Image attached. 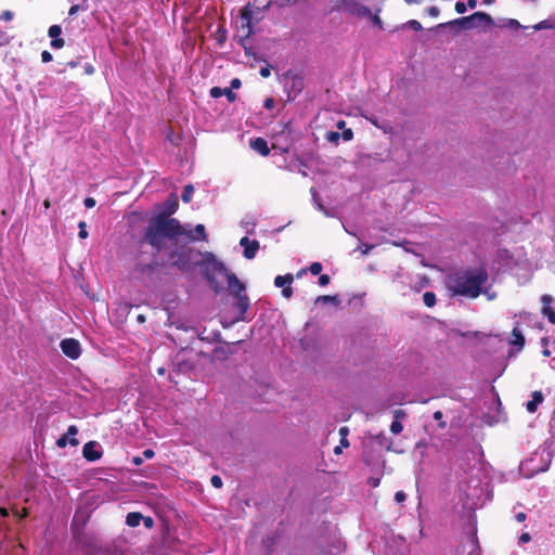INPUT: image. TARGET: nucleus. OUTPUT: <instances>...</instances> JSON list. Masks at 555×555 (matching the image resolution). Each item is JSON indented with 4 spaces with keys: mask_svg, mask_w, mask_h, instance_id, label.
<instances>
[{
    "mask_svg": "<svg viewBox=\"0 0 555 555\" xmlns=\"http://www.w3.org/2000/svg\"><path fill=\"white\" fill-rule=\"evenodd\" d=\"M179 207L178 197L171 194L165 202V210L157 214L145 229L143 241L152 246L157 253L164 249L165 238L170 241L186 234V230L176 218H170Z\"/></svg>",
    "mask_w": 555,
    "mask_h": 555,
    "instance_id": "obj_1",
    "label": "nucleus"
},
{
    "mask_svg": "<svg viewBox=\"0 0 555 555\" xmlns=\"http://www.w3.org/2000/svg\"><path fill=\"white\" fill-rule=\"evenodd\" d=\"M488 279V272L483 268L460 270L449 275L447 287L452 296L475 299L483 292Z\"/></svg>",
    "mask_w": 555,
    "mask_h": 555,
    "instance_id": "obj_2",
    "label": "nucleus"
},
{
    "mask_svg": "<svg viewBox=\"0 0 555 555\" xmlns=\"http://www.w3.org/2000/svg\"><path fill=\"white\" fill-rule=\"evenodd\" d=\"M206 257L207 260L205 262V267L203 270L204 276L209 283L210 287L216 293H219L221 291V286L215 276V274L217 273L223 274L227 278L228 287L234 295H240L241 293H244V283H242L234 273L229 272L223 262L216 260L211 253H207Z\"/></svg>",
    "mask_w": 555,
    "mask_h": 555,
    "instance_id": "obj_3",
    "label": "nucleus"
},
{
    "mask_svg": "<svg viewBox=\"0 0 555 555\" xmlns=\"http://www.w3.org/2000/svg\"><path fill=\"white\" fill-rule=\"evenodd\" d=\"M202 256L203 254L199 250L185 245H176L169 251L170 264L183 273L191 272L196 267L202 266Z\"/></svg>",
    "mask_w": 555,
    "mask_h": 555,
    "instance_id": "obj_4",
    "label": "nucleus"
},
{
    "mask_svg": "<svg viewBox=\"0 0 555 555\" xmlns=\"http://www.w3.org/2000/svg\"><path fill=\"white\" fill-rule=\"evenodd\" d=\"M454 24H462V28L465 30L475 28H486L494 25L492 16L486 12L478 11L468 16L455 18Z\"/></svg>",
    "mask_w": 555,
    "mask_h": 555,
    "instance_id": "obj_5",
    "label": "nucleus"
},
{
    "mask_svg": "<svg viewBox=\"0 0 555 555\" xmlns=\"http://www.w3.org/2000/svg\"><path fill=\"white\" fill-rule=\"evenodd\" d=\"M337 8L358 18H365L371 15V9L360 0H339Z\"/></svg>",
    "mask_w": 555,
    "mask_h": 555,
    "instance_id": "obj_6",
    "label": "nucleus"
},
{
    "mask_svg": "<svg viewBox=\"0 0 555 555\" xmlns=\"http://www.w3.org/2000/svg\"><path fill=\"white\" fill-rule=\"evenodd\" d=\"M62 352L72 360L79 358L81 353L80 344L75 338H65L60 344Z\"/></svg>",
    "mask_w": 555,
    "mask_h": 555,
    "instance_id": "obj_7",
    "label": "nucleus"
},
{
    "mask_svg": "<svg viewBox=\"0 0 555 555\" xmlns=\"http://www.w3.org/2000/svg\"><path fill=\"white\" fill-rule=\"evenodd\" d=\"M294 281V276L291 273H287L285 275H278L274 279V285L276 287H282V295L283 297L289 299L293 296V287L292 283Z\"/></svg>",
    "mask_w": 555,
    "mask_h": 555,
    "instance_id": "obj_8",
    "label": "nucleus"
},
{
    "mask_svg": "<svg viewBox=\"0 0 555 555\" xmlns=\"http://www.w3.org/2000/svg\"><path fill=\"white\" fill-rule=\"evenodd\" d=\"M240 245L244 247V257L249 260L255 258L260 247L259 242L257 240H249L247 236L241 238Z\"/></svg>",
    "mask_w": 555,
    "mask_h": 555,
    "instance_id": "obj_9",
    "label": "nucleus"
},
{
    "mask_svg": "<svg viewBox=\"0 0 555 555\" xmlns=\"http://www.w3.org/2000/svg\"><path fill=\"white\" fill-rule=\"evenodd\" d=\"M98 443L95 441L87 442L82 448V455L89 462L98 461L102 457L103 453L96 450Z\"/></svg>",
    "mask_w": 555,
    "mask_h": 555,
    "instance_id": "obj_10",
    "label": "nucleus"
},
{
    "mask_svg": "<svg viewBox=\"0 0 555 555\" xmlns=\"http://www.w3.org/2000/svg\"><path fill=\"white\" fill-rule=\"evenodd\" d=\"M541 302L542 314L548 319L550 323L555 324V310L551 307V304L553 302V297L548 294L542 295Z\"/></svg>",
    "mask_w": 555,
    "mask_h": 555,
    "instance_id": "obj_11",
    "label": "nucleus"
},
{
    "mask_svg": "<svg viewBox=\"0 0 555 555\" xmlns=\"http://www.w3.org/2000/svg\"><path fill=\"white\" fill-rule=\"evenodd\" d=\"M236 298H237V301L235 304V307L238 309L240 311V317L237 318V320H245V317L244 314L247 312L248 308H249V299L247 297V295H245L244 293H241L240 295H235Z\"/></svg>",
    "mask_w": 555,
    "mask_h": 555,
    "instance_id": "obj_12",
    "label": "nucleus"
},
{
    "mask_svg": "<svg viewBox=\"0 0 555 555\" xmlns=\"http://www.w3.org/2000/svg\"><path fill=\"white\" fill-rule=\"evenodd\" d=\"M192 241H207V233L204 224H196L194 231H186L184 234Z\"/></svg>",
    "mask_w": 555,
    "mask_h": 555,
    "instance_id": "obj_13",
    "label": "nucleus"
},
{
    "mask_svg": "<svg viewBox=\"0 0 555 555\" xmlns=\"http://www.w3.org/2000/svg\"><path fill=\"white\" fill-rule=\"evenodd\" d=\"M544 400L543 393L540 390H535L531 395V400L526 403V409L529 413H534L538 405Z\"/></svg>",
    "mask_w": 555,
    "mask_h": 555,
    "instance_id": "obj_14",
    "label": "nucleus"
},
{
    "mask_svg": "<svg viewBox=\"0 0 555 555\" xmlns=\"http://www.w3.org/2000/svg\"><path fill=\"white\" fill-rule=\"evenodd\" d=\"M250 146L262 156H268L270 154V149L263 138H256L250 142Z\"/></svg>",
    "mask_w": 555,
    "mask_h": 555,
    "instance_id": "obj_15",
    "label": "nucleus"
},
{
    "mask_svg": "<svg viewBox=\"0 0 555 555\" xmlns=\"http://www.w3.org/2000/svg\"><path fill=\"white\" fill-rule=\"evenodd\" d=\"M513 339L511 340V345L518 347V349H522L525 346V336L518 326H515L512 331Z\"/></svg>",
    "mask_w": 555,
    "mask_h": 555,
    "instance_id": "obj_16",
    "label": "nucleus"
},
{
    "mask_svg": "<svg viewBox=\"0 0 555 555\" xmlns=\"http://www.w3.org/2000/svg\"><path fill=\"white\" fill-rule=\"evenodd\" d=\"M142 519H143V516L141 513L131 512V513H128V515L126 516V524L129 527H138Z\"/></svg>",
    "mask_w": 555,
    "mask_h": 555,
    "instance_id": "obj_17",
    "label": "nucleus"
},
{
    "mask_svg": "<svg viewBox=\"0 0 555 555\" xmlns=\"http://www.w3.org/2000/svg\"><path fill=\"white\" fill-rule=\"evenodd\" d=\"M67 444H70L73 447H77L79 444V440L77 438H67V435L61 436L56 440V446L59 448H65Z\"/></svg>",
    "mask_w": 555,
    "mask_h": 555,
    "instance_id": "obj_18",
    "label": "nucleus"
},
{
    "mask_svg": "<svg viewBox=\"0 0 555 555\" xmlns=\"http://www.w3.org/2000/svg\"><path fill=\"white\" fill-rule=\"evenodd\" d=\"M380 8H377L375 12L371 10V15L366 16L365 18L370 20L375 26H377L379 29H383L384 24L383 21L379 17Z\"/></svg>",
    "mask_w": 555,
    "mask_h": 555,
    "instance_id": "obj_19",
    "label": "nucleus"
},
{
    "mask_svg": "<svg viewBox=\"0 0 555 555\" xmlns=\"http://www.w3.org/2000/svg\"><path fill=\"white\" fill-rule=\"evenodd\" d=\"M193 193H194L193 185L192 184H186L183 188V191H182V194H181V199L184 203H190L192 201Z\"/></svg>",
    "mask_w": 555,
    "mask_h": 555,
    "instance_id": "obj_20",
    "label": "nucleus"
},
{
    "mask_svg": "<svg viewBox=\"0 0 555 555\" xmlns=\"http://www.w3.org/2000/svg\"><path fill=\"white\" fill-rule=\"evenodd\" d=\"M436 294L433 292H425L423 295L424 305L428 308H431L436 305Z\"/></svg>",
    "mask_w": 555,
    "mask_h": 555,
    "instance_id": "obj_21",
    "label": "nucleus"
},
{
    "mask_svg": "<svg viewBox=\"0 0 555 555\" xmlns=\"http://www.w3.org/2000/svg\"><path fill=\"white\" fill-rule=\"evenodd\" d=\"M348 434H349L348 427L344 426V427L339 428L340 444L344 448H348L349 447V441H348V438H347Z\"/></svg>",
    "mask_w": 555,
    "mask_h": 555,
    "instance_id": "obj_22",
    "label": "nucleus"
},
{
    "mask_svg": "<svg viewBox=\"0 0 555 555\" xmlns=\"http://www.w3.org/2000/svg\"><path fill=\"white\" fill-rule=\"evenodd\" d=\"M455 20L453 21H450V22H446V23H441L439 25H437V28H451L455 31H460L462 28V24H454Z\"/></svg>",
    "mask_w": 555,
    "mask_h": 555,
    "instance_id": "obj_23",
    "label": "nucleus"
},
{
    "mask_svg": "<svg viewBox=\"0 0 555 555\" xmlns=\"http://www.w3.org/2000/svg\"><path fill=\"white\" fill-rule=\"evenodd\" d=\"M214 358L217 360H225L228 358V351L223 347L216 348L214 350Z\"/></svg>",
    "mask_w": 555,
    "mask_h": 555,
    "instance_id": "obj_24",
    "label": "nucleus"
},
{
    "mask_svg": "<svg viewBox=\"0 0 555 555\" xmlns=\"http://www.w3.org/2000/svg\"><path fill=\"white\" fill-rule=\"evenodd\" d=\"M403 27H409V28H411V29H413V30H415V31H421V30L423 29L422 24H421L418 21H416V20H410V21H408V22L403 25Z\"/></svg>",
    "mask_w": 555,
    "mask_h": 555,
    "instance_id": "obj_25",
    "label": "nucleus"
},
{
    "mask_svg": "<svg viewBox=\"0 0 555 555\" xmlns=\"http://www.w3.org/2000/svg\"><path fill=\"white\" fill-rule=\"evenodd\" d=\"M62 34V28L60 25H52L50 26V28L48 29V35L49 37L51 38H56V37H60V35Z\"/></svg>",
    "mask_w": 555,
    "mask_h": 555,
    "instance_id": "obj_26",
    "label": "nucleus"
},
{
    "mask_svg": "<svg viewBox=\"0 0 555 555\" xmlns=\"http://www.w3.org/2000/svg\"><path fill=\"white\" fill-rule=\"evenodd\" d=\"M433 416L436 421L439 422V428L444 429L447 427V423L443 421V413L440 410L434 412Z\"/></svg>",
    "mask_w": 555,
    "mask_h": 555,
    "instance_id": "obj_27",
    "label": "nucleus"
},
{
    "mask_svg": "<svg viewBox=\"0 0 555 555\" xmlns=\"http://www.w3.org/2000/svg\"><path fill=\"white\" fill-rule=\"evenodd\" d=\"M403 430V425L401 424L400 421H393L390 425V431L393 434V435H399L401 434V431Z\"/></svg>",
    "mask_w": 555,
    "mask_h": 555,
    "instance_id": "obj_28",
    "label": "nucleus"
},
{
    "mask_svg": "<svg viewBox=\"0 0 555 555\" xmlns=\"http://www.w3.org/2000/svg\"><path fill=\"white\" fill-rule=\"evenodd\" d=\"M317 302H323V304L335 302L336 304V302H338V299L336 296L322 295L317 298Z\"/></svg>",
    "mask_w": 555,
    "mask_h": 555,
    "instance_id": "obj_29",
    "label": "nucleus"
},
{
    "mask_svg": "<svg viewBox=\"0 0 555 555\" xmlns=\"http://www.w3.org/2000/svg\"><path fill=\"white\" fill-rule=\"evenodd\" d=\"M323 267H322V263L321 262H312L310 266H309V271L311 274L313 275H318L321 273Z\"/></svg>",
    "mask_w": 555,
    "mask_h": 555,
    "instance_id": "obj_30",
    "label": "nucleus"
},
{
    "mask_svg": "<svg viewBox=\"0 0 555 555\" xmlns=\"http://www.w3.org/2000/svg\"><path fill=\"white\" fill-rule=\"evenodd\" d=\"M241 17L246 21V24L247 26L249 27L250 25V21H251V12L250 10L248 9V5H246L242 12H241Z\"/></svg>",
    "mask_w": 555,
    "mask_h": 555,
    "instance_id": "obj_31",
    "label": "nucleus"
},
{
    "mask_svg": "<svg viewBox=\"0 0 555 555\" xmlns=\"http://www.w3.org/2000/svg\"><path fill=\"white\" fill-rule=\"evenodd\" d=\"M554 27L555 26L551 23V21L544 20V21L540 22L539 24H537L534 26V29L541 30V29H550V28H554Z\"/></svg>",
    "mask_w": 555,
    "mask_h": 555,
    "instance_id": "obj_32",
    "label": "nucleus"
},
{
    "mask_svg": "<svg viewBox=\"0 0 555 555\" xmlns=\"http://www.w3.org/2000/svg\"><path fill=\"white\" fill-rule=\"evenodd\" d=\"M223 95L227 98V100L232 103L236 100L237 95L235 92L232 91L231 88H224L223 89Z\"/></svg>",
    "mask_w": 555,
    "mask_h": 555,
    "instance_id": "obj_33",
    "label": "nucleus"
},
{
    "mask_svg": "<svg viewBox=\"0 0 555 555\" xmlns=\"http://www.w3.org/2000/svg\"><path fill=\"white\" fill-rule=\"evenodd\" d=\"M50 46L53 49H62L65 46V41H64V39H62L60 37L52 38Z\"/></svg>",
    "mask_w": 555,
    "mask_h": 555,
    "instance_id": "obj_34",
    "label": "nucleus"
},
{
    "mask_svg": "<svg viewBox=\"0 0 555 555\" xmlns=\"http://www.w3.org/2000/svg\"><path fill=\"white\" fill-rule=\"evenodd\" d=\"M87 224L85 221H80L78 223V228H79V233H78V236L82 240L87 238L88 237V231L86 229Z\"/></svg>",
    "mask_w": 555,
    "mask_h": 555,
    "instance_id": "obj_35",
    "label": "nucleus"
},
{
    "mask_svg": "<svg viewBox=\"0 0 555 555\" xmlns=\"http://www.w3.org/2000/svg\"><path fill=\"white\" fill-rule=\"evenodd\" d=\"M11 37L2 29H0V47L9 44Z\"/></svg>",
    "mask_w": 555,
    "mask_h": 555,
    "instance_id": "obj_36",
    "label": "nucleus"
},
{
    "mask_svg": "<svg viewBox=\"0 0 555 555\" xmlns=\"http://www.w3.org/2000/svg\"><path fill=\"white\" fill-rule=\"evenodd\" d=\"M209 94L214 99H218L223 95V89L220 87H212L209 91Z\"/></svg>",
    "mask_w": 555,
    "mask_h": 555,
    "instance_id": "obj_37",
    "label": "nucleus"
},
{
    "mask_svg": "<svg viewBox=\"0 0 555 555\" xmlns=\"http://www.w3.org/2000/svg\"><path fill=\"white\" fill-rule=\"evenodd\" d=\"M454 9H455L456 13L464 14L467 10V5H466V3L462 2V1H457L454 5Z\"/></svg>",
    "mask_w": 555,
    "mask_h": 555,
    "instance_id": "obj_38",
    "label": "nucleus"
},
{
    "mask_svg": "<svg viewBox=\"0 0 555 555\" xmlns=\"http://www.w3.org/2000/svg\"><path fill=\"white\" fill-rule=\"evenodd\" d=\"M13 17H14V14H13V12H12V11H10V10H5V11H3V12L1 13V15H0V20H1V21H4V22H10V21H12V20H13Z\"/></svg>",
    "mask_w": 555,
    "mask_h": 555,
    "instance_id": "obj_39",
    "label": "nucleus"
},
{
    "mask_svg": "<svg viewBox=\"0 0 555 555\" xmlns=\"http://www.w3.org/2000/svg\"><path fill=\"white\" fill-rule=\"evenodd\" d=\"M78 434V427L76 425H70L67 428V431L65 435H67V438H76L75 436Z\"/></svg>",
    "mask_w": 555,
    "mask_h": 555,
    "instance_id": "obj_40",
    "label": "nucleus"
},
{
    "mask_svg": "<svg viewBox=\"0 0 555 555\" xmlns=\"http://www.w3.org/2000/svg\"><path fill=\"white\" fill-rule=\"evenodd\" d=\"M210 482L211 485L215 487V488H221L222 487V479L220 476L218 475H214L210 479Z\"/></svg>",
    "mask_w": 555,
    "mask_h": 555,
    "instance_id": "obj_41",
    "label": "nucleus"
},
{
    "mask_svg": "<svg viewBox=\"0 0 555 555\" xmlns=\"http://www.w3.org/2000/svg\"><path fill=\"white\" fill-rule=\"evenodd\" d=\"M340 133L339 132H335V131H330L327 133V140L331 141V142H335L337 143L339 138H340Z\"/></svg>",
    "mask_w": 555,
    "mask_h": 555,
    "instance_id": "obj_42",
    "label": "nucleus"
},
{
    "mask_svg": "<svg viewBox=\"0 0 555 555\" xmlns=\"http://www.w3.org/2000/svg\"><path fill=\"white\" fill-rule=\"evenodd\" d=\"M330 281H331L330 275L321 274L319 276L318 283H319L320 286H326L330 283Z\"/></svg>",
    "mask_w": 555,
    "mask_h": 555,
    "instance_id": "obj_43",
    "label": "nucleus"
},
{
    "mask_svg": "<svg viewBox=\"0 0 555 555\" xmlns=\"http://www.w3.org/2000/svg\"><path fill=\"white\" fill-rule=\"evenodd\" d=\"M426 11L431 17H437L440 14V10L437 7H428Z\"/></svg>",
    "mask_w": 555,
    "mask_h": 555,
    "instance_id": "obj_44",
    "label": "nucleus"
},
{
    "mask_svg": "<svg viewBox=\"0 0 555 555\" xmlns=\"http://www.w3.org/2000/svg\"><path fill=\"white\" fill-rule=\"evenodd\" d=\"M52 54L48 50L41 52V61L43 63H49L52 61Z\"/></svg>",
    "mask_w": 555,
    "mask_h": 555,
    "instance_id": "obj_45",
    "label": "nucleus"
},
{
    "mask_svg": "<svg viewBox=\"0 0 555 555\" xmlns=\"http://www.w3.org/2000/svg\"><path fill=\"white\" fill-rule=\"evenodd\" d=\"M395 421H400L406 416L404 410L398 409L393 412Z\"/></svg>",
    "mask_w": 555,
    "mask_h": 555,
    "instance_id": "obj_46",
    "label": "nucleus"
},
{
    "mask_svg": "<svg viewBox=\"0 0 555 555\" xmlns=\"http://www.w3.org/2000/svg\"><path fill=\"white\" fill-rule=\"evenodd\" d=\"M263 106L267 109H272L275 106V100L273 98H267L264 100Z\"/></svg>",
    "mask_w": 555,
    "mask_h": 555,
    "instance_id": "obj_47",
    "label": "nucleus"
},
{
    "mask_svg": "<svg viewBox=\"0 0 555 555\" xmlns=\"http://www.w3.org/2000/svg\"><path fill=\"white\" fill-rule=\"evenodd\" d=\"M406 499V494L403 491H397L395 494V500L398 503H403Z\"/></svg>",
    "mask_w": 555,
    "mask_h": 555,
    "instance_id": "obj_48",
    "label": "nucleus"
},
{
    "mask_svg": "<svg viewBox=\"0 0 555 555\" xmlns=\"http://www.w3.org/2000/svg\"><path fill=\"white\" fill-rule=\"evenodd\" d=\"M340 135L345 141H350L353 138V131L351 129H346Z\"/></svg>",
    "mask_w": 555,
    "mask_h": 555,
    "instance_id": "obj_49",
    "label": "nucleus"
},
{
    "mask_svg": "<svg viewBox=\"0 0 555 555\" xmlns=\"http://www.w3.org/2000/svg\"><path fill=\"white\" fill-rule=\"evenodd\" d=\"M259 74L262 78H268L271 75V69L269 66L261 67Z\"/></svg>",
    "mask_w": 555,
    "mask_h": 555,
    "instance_id": "obj_50",
    "label": "nucleus"
},
{
    "mask_svg": "<svg viewBox=\"0 0 555 555\" xmlns=\"http://www.w3.org/2000/svg\"><path fill=\"white\" fill-rule=\"evenodd\" d=\"M83 203H85V206H86L87 208H93V207L95 206V204H96V202H95V199H94L93 197H87V198H85V202H83Z\"/></svg>",
    "mask_w": 555,
    "mask_h": 555,
    "instance_id": "obj_51",
    "label": "nucleus"
},
{
    "mask_svg": "<svg viewBox=\"0 0 555 555\" xmlns=\"http://www.w3.org/2000/svg\"><path fill=\"white\" fill-rule=\"evenodd\" d=\"M530 540H531V535H530V533H528V532H524V533H521V535L519 537V542H520V543H528Z\"/></svg>",
    "mask_w": 555,
    "mask_h": 555,
    "instance_id": "obj_52",
    "label": "nucleus"
},
{
    "mask_svg": "<svg viewBox=\"0 0 555 555\" xmlns=\"http://www.w3.org/2000/svg\"><path fill=\"white\" fill-rule=\"evenodd\" d=\"M379 482H380L379 478H373V477H371V478H369V479H367V483H369L372 488H376V487H378V486H379Z\"/></svg>",
    "mask_w": 555,
    "mask_h": 555,
    "instance_id": "obj_53",
    "label": "nucleus"
},
{
    "mask_svg": "<svg viewBox=\"0 0 555 555\" xmlns=\"http://www.w3.org/2000/svg\"><path fill=\"white\" fill-rule=\"evenodd\" d=\"M230 85H231V87H230L231 89H238L241 87L242 82L238 78H234L231 80Z\"/></svg>",
    "mask_w": 555,
    "mask_h": 555,
    "instance_id": "obj_54",
    "label": "nucleus"
},
{
    "mask_svg": "<svg viewBox=\"0 0 555 555\" xmlns=\"http://www.w3.org/2000/svg\"><path fill=\"white\" fill-rule=\"evenodd\" d=\"M515 518H516V520H517L518 522H522V521H525V520H526L527 515H526V513H524V512H519V513H517V514H516Z\"/></svg>",
    "mask_w": 555,
    "mask_h": 555,
    "instance_id": "obj_55",
    "label": "nucleus"
},
{
    "mask_svg": "<svg viewBox=\"0 0 555 555\" xmlns=\"http://www.w3.org/2000/svg\"><path fill=\"white\" fill-rule=\"evenodd\" d=\"M272 0H262V1H259V7L258 9H268L271 4Z\"/></svg>",
    "mask_w": 555,
    "mask_h": 555,
    "instance_id": "obj_56",
    "label": "nucleus"
},
{
    "mask_svg": "<svg viewBox=\"0 0 555 555\" xmlns=\"http://www.w3.org/2000/svg\"><path fill=\"white\" fill-rule=\"evenodd\" d=\"M154 455H155V452L152 449H146L143 451V456L145 459H152V457H154Z\"/></svg>",
    "mask_w": 555,
    "mask_h": 555,
    "instance_id": "obj_57",
    "label": "nucleus"
},
{
    "mask_svg": "<svg viewBox=\"0 0 555 555\" xmlns=\"http://www.w3.org/2000/svg\"><path fill=\"white\" fill-rule=\"evenodd\" d=\"M508 25H509V27H512L514 29H518L521 27V25L519 24V22L517 20H509Z\"/></svg>",
    "mask_w": 555,
    "mask_h": 555,
    "instance_id": "obj_58",
    "label": "nucleus"
},
{
    "mask_svg": "<svg viewBox=\"0 0 555 555\" xmlns=\"http://www.w3.org/2000/svg\"><path fill=\"white\" fill-rule=\"evenodd\" d=\"M146 528H152L154 525V520L151 517H143L142 519Z\"/></svg>",
    "mask_w": 555,
    "mask_h": 555,
    "instance_id": "obj_59",
    "label": "nucleus"
},
{
    "mask_svg": "<svg viewBox=\"0 0 555 555\" xmlns=\"http://www.w3.org/2000/svg\"><path fill=\"white\" fill-rule=\"evenodd\" d=\"M80 10V5L74 4L69 8L68 14L75 15Z\"/></svg>",
    "mask_w": 555,
    "mask_h": 555,
    "instance_id": "obj_60",
    "label": "nucleus"
},
{
    "mask_svg": "<svg viewBox=\"0 0 555 555\" xmlns=\"http://www.w3.org/2000/svg\"><path fill=\"white\" fill-rule=\"evenodd\" d=\"M373 248H374V245H372V244H364L361 253H362V255H366Z\"/></svg>",
    "mask_w": 555,
    "mask_h": 555,
    "instance_id": "obj_61",
    "label": "nucleus"
},
{
    "mask_svg": "<svg viewBox=\"0 0 555 555\" xmlns=\"http://www.w3.org/2000/svg\"><path fill=\"white\" fill-rule=\"evenodd\" d=\"M142 462H143V460H142L140 456H134V457L132 459V463H133L135 466L141 465V464H142Z\"/></svg>",
    "mask_w": 555,
    "mask_h": 555,
    "instance_id": "obj_62",
    "label": "nucleus"
},
{
    "mask_svg": "<svg viewBox=\"0 0 555 555\" xmlns=\"http://www.w3.org/2000/svg\"><path fill=\"white\" fill-rule=\"evenodd\" d=\"M469 9H475L477 7V0H467L466 4Z\"/></svg>",
    "mask_w": 555,
    "mask_h": 555,
    "instance_id": "obj_63",
    "label": "nucleus"
},
{
    "mask_svg": "<svg viewBox=\"0 0 555 555\" xmlns=\"http://www.w3.org/2000/svg\"><path fill=\"white\" fill-rule=\"evenodd\" d=\"M0 515H1V517H8V516H9V511H8V508H5V507H0Z\"/></svg>",
    "mask_w": 555,
    "mask_h": 555,
    "instance_id": "obj_64",
    "label": "nucleus"
}]
</instances>
